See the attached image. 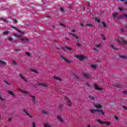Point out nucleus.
Masks as SVG:
<instances>
[{
  "instance_id": "nucleus-1",
  "label": "nucleus",
  "mask_w": 127,
  "mask_h": 127,
  "mask_svg": "<svg viewBox=\"0 0 127 127\" xmlns=\"http://www.w3.org/2000/svg\"><path fill=\"white\" fill-rule=\"evenodd\" d=\"M119 44H127V41L125 40L123 37H119V39L116 40Z\"/></svg>"
},
{
  "instance_id": "nucleus-2",
  "label": "nucleus",
  "mask_w": 127,
  "mask_h": 127,
  "mask_svg": "<svg viewBox=\"0 0 127 127\" xmlns=\"http://www.w3.org/2000/svg\"><path fill=\"white\" fill-rule=\"evenodd\" d=\"M18 91H20L21 93H23V94H25V95H30V93H29V92L22 90L21 88H18Z\"/></svg>"
},
{
  "instance_id": "nucleus-3",
  "label": "nucleus",
  "mask_w": 127,
  "mask_h": 127,
  "mask_svg": "<svg viewBox=\"0 0 127 127\" xmlns=\"http://www.w3.org/2000/svg\"><path fill=\"white\" fill-rule=\"evenodd\" d=\"M19 75L20 78H21V79H22V80L24 81L25 83H27L28 82V81L26 80V78H25V77L23 76V74L21 73H19Z\"/></svg>"
},
{
  "instance_id": "nucleus-4",
  "label": "nucleus",
  "mask_w": 127,
  "mask_h": 127,
  "mask_svg": "<svg viewBox=\"0 0 127 127\" xmlns=\"http://www.w3.org/2000/svg\"><path fill=\"white\" fill-rule=\"evenodd\" d=\"M69 35H72V36H74L75 37V38L77 39V41H80V40H81V39L80 38V37H79L77 35H76L72 33H69Z\"/></svg>"
},
{
  "instance_id": "nucleus-5",
  "label": "nucleus",
  "mask_w": 127,
  "mask_h": 127,
  "mask_svg": "<svg viewBox=\"0 0 127 127\" xmlns=\"http://www.w3.org/2000/svg\"><path fill=\"white\" fill-rule=\"evenodd\" d=\"M65 100L67 102V105L68 106V107H71V100L68 98V97H65Z\"/></svg>"
},
{
  "instance_id": "nucleus-6",
  "label": "nucleus",
  "mask_w": 127,
  "mask_h": 127,
  "mask_svg": "<svg viewBox=\"0 0 127 127\" xmlns=\"http://www.w3.org/2000/svg\"><path fill=\"white\" fill-rule=\"evenodd\" d=\"M76 57L77 59H79V60H83L86 58L85 56H77Z\"/></svg>"
},
{
  "instance_id": "nucleus-7",
  "label": "nucleus",
  "mask_w": 127,
  "mask_h": 127,
  "mask_svg": "<svg viewBox=\"0 0 127 127\" xmlns=\"http://www.w3.org/2000/svg\"><path fill=\"white\" fill-rule=\"evenodd\" d=\"M61 58H62V59L64 60V61H65V62H66V63H68V64H70L71 62L70 61L67 60V59L65 58V57H63V56L61 55Z\"/></svg>"
},
{
  "instance_id": "nucleus-8",
  "label": "nucleus",
  "mask_w": 127,
  "mask_h": 127,
  "mask_svg": "<svg viewBox=\"0 0 127 127\" xmlns=\"http://www.w3.org/2000/svg\"><path fill=\"white\" fill-rule=\"evenodd\" d=\"M23 112L24 113H25V114H26V115H27V116H28V117H29L31 119H32V118H33V116L30 115V114H29V113H28V112H27V111H26V110H25V109H24L23 110Z\"/></svg>"
},
{
  "instance_id": "nucleus-9",
  "label": "nucleus",
  "mask_w": 127,
  "mask_h": 127,
  "mask_svg": "<svg viewBox=\"0 0 127 127\" xmlns=\"http://www.w3.org/2000/svg\"><path fill=\"white\" fill-rule=\"evenodd\" d=\"M7 63L6 62H5L4 61L0 60V65H2L3 67H4L5 65H6Z\"/></svg>"
},
{
  "instance_id": "nucleus-10",
  "label": "nucleus",
  "mask_w": 127,
  "mask_h": 127,
  "mask_svg": "<svg viewBox=\"0 0 127 127\" xmlns=\"http://www.w3.org/2000/svg\"><path fill=\"white\" fill-rule=\"evenodd\" d=\"M30 97L31 98L32 101H33V103H35L36 101V97L35 96H33L31 95H30Z\"/></svg>"
},
{
  "instance_id": "nucleus-11",
  "label": "nucleus",
  "mask_w": 127,
  "mask_h": 127,
  "mask_svg": "<svg viewBox=\"0 0 127 127\" xmlns=\"http://www.w3.org/2000/svg\"><path fill=\"white\" fill-rule=\"evenodd\" d=\"M94 107L96 109H102V108H103V106H102V105L100 104H94Z\"/></svg>"
},
{
  "instance_id": "nucleus-12",
  "label": "nucleus",
  "mask_w": 127,
  "mask_h": 127,
  "mask_svg": "<svg viewBox=\"0 0 127 127\" xmlns=\"http://www.w3.org/2000/svg\"><path fill=\"white\" fill-rule=\"evenodd\" d=\"M97 112L99 113V115H105V112L102 110L97 109Z\"/></svg>"
},
{
  "instance_id": "nucleus-13",
  "label": "nucleus",
  "mask_w": 127,
  "mask_h": 127,
  "mask_svg": "<svg viewBox=\"0 0 127 127\" xmlns=\"http://www.w3.org/2000/svg\"><path fill=\"white\" fill-rule=\"evenodd\" d=\"M94 88L95 90H97L98 91H101L102 90V88L99 87L97 84L94 85Z\"/></svg>"
},
{
  "instance_id": "nucleus-14",
  "label": "nucleus",
  "mask_w": 127,
  "mask_h": 127,
  "mask_svg": "<svg viewBox=\"0 0 127 127\" xmlns=\"http://www.w3.org/2000/svg\"><path fill=\"white\" fill-rule=\"evenodd\" d=\"M39 85H42L44 88H48L49 85L46 83H39Z\"/></svg>"
},
{
  "instance_id": "nucleus-15",
  "label": "nucleus",
  "mask_w": 127,
  "mask_h": 127,
  "mask_svg": "<svg viewBox=\"0 0 127 127\" xmlns=\"http://www.w3.org/2000/svg\"><path fill=\"white\" fill-rule=\"evenodd\" d=\"M58 119L59 121V122H61V123H63L64 121H63V119H62V117H61V116L58 115Z\"/></svg>"
},
{
  "instance_id": "nucleus-16",
  "label": "nucleus",
  "mask_w": 127,
  "mask_h": 127,
  "mask_svg": "<svg viewBox=\"0 0 127 127\" xmlns=\"http://www.w3.org/2000/svg\"><path fill=\"white\" fill-rule=\"evenodd\" d=\"M0 20H3V21H4L5 23H8V21L7 20V19L3 18H0Z\"/></svg>"
},
{
  "instance_id": "nucleus-17",
  "label": "nucleus",
  "mask_w": 127,
  "mask_h": 127,
  "mask_svg": "<svg viewBox=\"0 0 127 127\" xmlns=\"http://www.w3.org/2000/svg\"><path fill=\"white\" fill-rule=\"evenodd\" d=\"M12 28L16 30L18 32H19V33H22V34H23V33L20 31V30H19L18 29L16 28L15 27H12Z\"/></svg>"
},
{
  "instance_id": "nucleus-18",
  "label": "nucleus",
  "mask_w": 127,
  "mask_h": 127,
  "mask_svg": "<svg viewBox=\"0 0 127 127\" xmlns=\"http://www.w3.org/2000/svg\"><path fill=\"white\" fill-rule=\"evenodd\" d=\"M98 109H90V112L91 114H94L95 112H97Z\"/></svg>"
},
{
  "instance_id": "nucleus-19",
  "label": "nucleus",
  "mask_w": 127,
  "mask_h": 127,
  "mask_svg": "<svg viewBox=\"0 0 127 127\" xmlns=\"http://www.w3.org/2000/svg\"><path fill=\"white\" fill-rule=\"evenodd\" d=\"M8 93L9 94V95H11L13 97H15V95L13 92H11V91L8 90Z\"/></svg>"
},
{
  "instance_id": "nucleus-20",
  "label": "nucleus",
  "mask_w": 127,
  "mask_h": 127,
  "mask_svg": "<svg viewBox=\"0 0 127 127\" xmlns=\"http://www.w3.org/2000/svg\"><path fill=\"white\" fill-rule=\"evenodd\" d=\"M43 126L44 127H52V126L48 124H44Z\"/></svg>"
},
{
  "instance_id": "nucleus-21",
  "label": "nucleus",
  "mask_w": 127,
  "mask_h": 127,
  "mask_svg": "<svg viewBox=\"0 0 127 127\" xmlns=\"http://www.w3.org/2000/svg\"><path fill=\"white\" fill-rule=\"evenodd\" d=\"M85 78H90L91 77V74L88 73H84Z\"/></svg>"
},
{
  "instance_id": "nucleus-22",
  "label": "nucleus",
  "mask_w": 127,
  "mask_h": 127,
  "mask_svg": "<svg viewBox=\"0 0 127 127\" xmlns=\"http://www.w3.org/2000/svg\"><path fill=\"white\" fill-rule=\"evenodd\" d=\"M21 40L23 41V42H27L28 41V39L27 38H22Z\"/></svg>"
},
{
  "instance_id": "nucleus-23",
  "label": "nucleus",
  "mask_w": 127,
  "mask_h": 127,
  "mask_svg": "<svg viewBox=\"0 0 127 127\" xmlns=\"http://www.w3.org/2000/svg\"><path fill=\"white\" fill-rule=\"evenodd\" d=\"M115 87H116V88H121V84L119 83H116L115 84Z\"/></svg>"
},
{
  "instance_id": "nucleus-24",
  "label": "nucleus",
  "mask_w": 127,
  "mask_h": 127,
  "mask_svg": "<svg viewBox=\"0 0 127 127\" xmlns=\"http://www.w3.org/2000/svg\"><path fill=\"white\" fill-rule=\"evenodd\" d=\"M8 33H9V31H6L3 32V35H7V34H8Z\"/></svg>"
},
{
  "instance_id": "nucleus-25",
  "label": "nucleus",
  "mask_w": 127,
  "mask_h": 127,
  "mask_svg": "<svg viewBox=\"0 0 127 127\" xmlns=\"http://www.w3.org/2000/svg\"><path fill=\"white\" fill-rule=\"evenodd\" d=\"M54 79H55L56 80H58V81H62L61 78L56 77V76H54Z\"/></svg>"
},
{
  "instance_id": "nucleus-26",
  "label": "nucleus",
  "mask_w": 127,
  "mask_h": 127,
  "mask_svg": "<svg viewBox=\"0 0 127 127\" xmlns=\"http://www.w3.org/2000/svg\"><path fill=\"white\" fill-rule=\"evenodd\" d=\"M101 39L102 40H106V37H105V34H101Z\"/></svg>"
},
{
  "instance_id": "nucleus-27",
  "label": "nucleus",
  "mask_w": 127,
  "mask_h": 127,
  "mask_svg": "<svg viewBox=\"0 0 127 127\" xmlns=\"http://www.w3.org/2000/svg\"><path fill=\"white\" fill-rule=\"evenodd\" d=\"M113 17H117V16L118 15V13L115 12L112 14Z\"/></svg>"
},
{
  "instance_id": "nucleus-28",
  "label": "nucleus",
  "mask_w": 127,
  "mask_h": 127,
  "mask_svg": "<svg viewBox=\"0 0 127 127\" xmlns=\"http://www.w3.org/2000/svg\"><path fill=\"white\" fill-rule=\"evenodd\" d=\"M97 122H98V123H99V124H100L101 125H104V123H105L100 120H98Z\"/></svg>"
},
{
  "instance_id": "nucleus-29",
  "label": "nucleus",
  "mask_w": 127,
  "mask_h": 127,
  "mask_svg": "<svg viewBox=\"0 0 127 127\" xmlns=\"http://www.w3.org/2000/svg\"><path fill=\"white\" fill-rule=\"evenodd\" d=\"M102 25L103 27H107V24H106V23L105 22H102Z\"/></svg>"
},
{
  "instance_id": "nucleus-30",
  "label": "nucleus",
  "mask_w": 127,
  "mask_h": 127,
  "mask_svg": "<svg viewBox=\"0 0 127 127\" xmlns=\"http://www.w3.org/2000/svg\"><path fill=\"white\" fill-rule=\"evenodd\" d=\"M32 127H36V123L35 122H33L32 123Z\"/></svg>"
},
{
  "instance_id": "nucleus-31",
  "label": "nucleus",
  "mask_w": 127,
  "mask_h": 127,
  "mask_svg": "<svg viewBox=\"0 0 127 127\" xmlns=\"http://www.w3.org/2000/svg\"><path fill=\"white\" fill-rule=\"evenodd\" d=\"M13 35L15 36V37H19V38L21 37V36L16 34L15 33L13 34Z\"/></svg>"
},
{
  "instance_id": "nucleus-32",
  "label": "nucleus",
  "mask_w": 127,
  "mask_h": 127,
  "mask_svg": "<svg viewBox=\"0 0 127 127\" xmlns=\"http://www.w3.org/2000/svg\"><path fill=\"white\" fill-rule=\"evenodd\" d=\"M91 67H92V68H93V69H96L97 66V65L91 64Z\"/></svg>"
},
{
  "instance_id": "nucleus-33",
  "label": "nucleus",
  "mask_w": 127,
  "mask_h": 127,
  "mask_svg": "<svg viewBox=\"0 0 127 127\" xmlns=\"http://www.w3.org/2000/svg\"><path fill=\"white\" fill-rule=\"evenodd\" d=\"M124 15H121L120 16H119L118 17H117L118 19H122V18H123V17H124Z\"/></svg>"
},
{
  "instance_id": "nucleus-34",
  "label": "nucleus",
  "mask_w": 127,
  "mask_h": 127,
  "mask_svg": "<svg viewBox=\"0 0 127 127\" xmlns=\"http://www.w3.org/2000/svg\"><path fill=\"white\" fill-rule=\"evenodd\" d=\"M104 125H107V126H110V125H111V123L109 122H104Z\"/></svg>"
},
{
  "instance_id": "nucleus-35",
  "label": "nucleus",
  "mask_w": 127,
  "mask_h": 127,
  "mask_svg": "<svg viewBox=\"0 0 127 127\" xmlns=\"http://www.w3.org/2000/svg\"><path fill=\"white\" fill-rule=\"evenodd\" d=\"M89 99H91V100H92V101H95V97L89 96Z\"/></svg>"
},
{
  "instance_id": "nucleus-36",
  "label": "nucleus",
  "mask_w": 127,
  "mask_h": 127,
  "mask_svg": "<svg viewBox=\"0 0 127 127\" xmlns=\"http://www.w3.org/2000/svg\"><path fill=\"white\" fill-rule=\"evenodd\" d=\"M87 26H90V27H93L94 26V25L93 24H90L88 23H86Z\"/></svg>"
},
{
  "instance_id": "nucleus-37",
  "label": "nucleus",
  "mask_w": 127,
  "mask_h": 127,
  "mask_svg": "<svg viewBox=\"0 0 127 127\" xmlns=\"http://www.w3.org/2000/svg\"><path fill=\"white\" fill-rule=\"evenodd\" d=\"M111 47L113 49H114V50H118V48H115V46L113 45H111Z\"/></svg>"
},
{
  "instance_id": "nucleus-38",
  "label": "nucleus",
  "mask_w": 127,
  "mask_h": 127,
  "mask_svg": "<svg viewBox=\"0 0 127 127\" xmlns=\"http://www.w3.org/2000/svg\"><path fill=\"white\" fill-rule=\"evenodd\" d=\"M26 55H27L29 57H31V54L28 52L26 53Z\"/></svg>"
},
{
  "instance_id": "nucleus-39",
  "label": "nucleus",
  "mask_w": 127,
  "mask_h": 127,
  "mask_svg": "<svg viewBox=\"0 0 127 127\" xmlns=\"http://www.w3.org/2000/svg\"><path fill=\"white\" fill-rule=\"evenodd\" d=\"M32 72H34V73H36V74H38V71L35 69H32Z\"/></svg>"
},
{
  "instance_id": "nucleus-40",
  "label": "nucleus",
  "mask_w": 127,
  "mask_h": 127,
  "mask_svg": "<svg viewBox=\"0 0 127 127\" xmlns=\"http://www.w3.org/2000/svg\"><path fill=\"white\" fill-rule=\"evenodd\" d=\"M120 58H122L123 59H127V57H126L125 56H120Z\"/></svg>"
},
{
  "instance_id": "nucleus-41",
  "label": "nucleus",
  "mask_w": 127,
  "mask_h": 127,
  "mask_svg": "<svg viewBox=\"0 0 127 127\" xmlns=\"http://www.w3.org/2000/svg\"><path fill=\"white\" fill-rule=\"evenodd\" d=\"M4 82L7 84L8 86H10V83H9L6 80H4Z\"/></svg>"
},
{
  "instance_id": "nucleus-42",
  "label": "nucleus",
  "mask_w": 127,
  "mask_h": 127,
  "mask_svg": "<svg viewBox=\"0 0 127 127\" xmlns=\"http://www.w3.org/2000/svg\"><path fill=\"white\" fill-rule=\"evenodd\" d=\"M60 11H61L62 12H63V11H64V8H63V7H61V8H60Z\"/></svg>"
},
{
  "instance_id": "nucleus-43",
  "label": "nucleus",
  "mask_w": 127,
  "mask_h": 127,
  "mask_svg": "<svg viewBox=\"0 0 127 127\" xmlns=\"http://www.w3.org/2000/svg\"><path fill=\"white\" fill-rule=\"evenodd\" d=\"M65 48L66 49H67V50H69L70 51H71V50H72V49L69 48H68V47H65Z\"/></svg>"
},
{
  "instance_id": "nucleus-44",
  "label": "nucleus",
  "mask_w": 127,
  "mask_h": 127,
  "mask_svg": "<svg viewBox=\"0 0 127 127\" xmlns=\"http://www.w3.org/2000/svg\"><path fill=\"white\" fill-rule=\"evenodd\" d=\"M59 109L62 110V109H63V105H60L59 106Z\"/></svg>"
},
{
  "instance_id": "nucleus-45",
  "label": "nucleus",
  "mask_w": 127,
  "mask_h": 127,
  "mask_svg": "<svg viewBox=\"0 0 127 127\" xmlns=\"http://www.w3.org/2000/svg\"><path fill=\"white\" fill-rule=\"evenodd\" d=\"M42 113H43V114H44V115H47V114H48V113L45 112V111H44V110H43L42 111Z\"/></svg>"
},
{
  "instance_id": "nucleus-46",
  "label": "nucleus",
  "mask_w": 127,
  "mask_h": 127,
  "mask_svg": "<svg viewBox=\"0 0 127 127\" xmlns=\"http://www.w3.org/2000/svg\"><path fill=\"white\" fill-rule=\"evenodd\" d=\"M76 45H77L78 47H81L82 46V45L79 44L78 43H76Z\"/></svg>"
},
{
  "instance_id": "nucleus-47",
  "label": "nucleus",
  "mask_w": 127,
  "mask_h": 127,
  "mask_svg": "<svg viewBox=\"0 0 127 127\" xmlns=\"http://www.w3.org/2000/svg\"><path fill=\"white\" fill-rule=\"evenodd\" d=\"M13 23H14L15 24H16V23H17V20H16V19H14Z\"/></svg>"
},
{
  "instance_id": "nucleus-48",
  "label": "nucleus",
  "mask_w": 127,
  "mask_h": 127,
  "mask_svg": "<svg viewBox=\"0 0 127 127\" xmlns=\"http://www.w3.org/2000/svg\"><path fill=\"white\" fill-rule=\"evenodd\" d=\"M8 40L9 41H12V40H13V39L12 38H9Z\"/></svg>"
},
{
  "instance_id": "nucleus-49",
  "label": "nucleus",
  "mask_w": 127,
  "mask_h": 127,
  "mask_svg": "<svg viewBox=\"0 0 127 127\" xmlns=\"http://www.w3.org/2000/svg\"><path fill=\"white\" fill-rule=\"evenodd\" d=\"M12 62L14 65H17V64L16 63V62H15V61H13Z\"/></svg>"
},
{
  "instance_id": "nucleus-50",
  "label": "nucleus",
  "mask_w": 127,
  "mask_h": 127,
  "mask_svg": "<svg viewBox=\"0 0 127 127\" xmlns=\"http://www.w3.org/2000/svg\"><path fill=\"white\" fill-rule=\"evenodd\" d=\"M119 10H120V11H124V9H123L121 7H119Z\"/></svg>"
},
{
  "instance_id": "nucleus-51",
  "label": "nucleus",
  "mask_w": 127,
  "mask_h": 127,
  "mask_svg": "<svg viewBox=\"0 0 127 127\" xmlns=\"http://www.w3.org/2000/svg\"><path fill=\"white\" fill-rule=\"evenodd\" d=\"M14 51H15L16 52H17L18 51H21V50H19V49H16L14 50Z\"/></svg>"
},
{
  "instance_id": "nucleus-52",
  "label": "nucleus",
  "mask_w": 127,
  "mask_h": 127,
  "mask_svg": "<svg viewBox=\"0 0 127 127\" xmlns=\"http://www.w3.org/2000/svg\"><path fill=\"white\" fill-rule=\"evenodd\" d=\"M123 108L124 109H125V110H126V111H127V106H123Z\"/></svg>"
},
{
  "instance_id": "nucleus-53",
  "label": "nucleus",
  "mask_w": 127,
  "mask_h": 127,
  "mask_svg": "<svg viewBox=\"0 0 127 127\" xmlns=\"http://www.w3.org/2000/svg\"><path fill=\"white\" fill-rule=\"evenodd\" d=\"M96 21H98V22H100V21H101V20H99V19L96 18L95 19Z\"/></svg>"
},
{
  "instance_id": "nucleus-54",
  "label": "nucleus",
  "mask_w": 127,
  "mask_h": 127,
  "mask_svg": "<svg viewBox=\"0 0 127 127\" xmlns=\"http://www.w3.org/2000/svg\"><path fill=\"white\" fill-rule=\"evenodd\" d=\"M115 120H116L117 121H118V120H119V118L117 116H115Z\"/></svg>"
},
{
  "instance_id": "nucleus-55",
  "label": "nucleus",
  "mask_w": 127,
  "mask_h": 127,
  "mask_svg": "<svg viewBox=\"0 0 127 127\" xmlns=\"http://www.w3.org/2000/svg\"><path fill=\"white\" fill-rule=\"evenodd\" d=\"M94 50L96 51V52H98L99 51V50L98 49L94 48Z\"/></svg>"
},
{
  "instance_id": "nucleus-56",
  "label": "nucleus",
  "mask_w": 127,
  "mask_h": 127,
  "mask_svg": "<svg viewBox=\"0 0 127 127\" xmlns=\"http://www.w3.org/2000/svg\"><path fill=\"white\" fill-rule=\"evenodd\" d=\"M12 121V118H9L8 122H11Z\"/></svg>"
},
{
  "instance_id": "nucleus-57",
  "label": "nucleus",
  "mask_w": 127,
  "mask_h": 127,
  "mask_svg": "<svg viewBox=\"0 0 127 127\" xmlns=\"http://www.w3.org/2000/svg\"><path fill=\"white\" fill-rule=\"evenodd\" d=\"M124 94H125V95H127V91H125Z\"/></svg>"
},
{
  "instance_id": "nucleus-58",
  "label": "nucleus",
  "mask_w": 127,
  "mask_h": 127,
  "mask_svg": "<svg viewBox=\"0 0 127 127\" xmlns=\"http://www.w3.org/2000/svg\"><path fill=\"white\" fill-rule=\"evenodd\" d=\"M120 31L121 32H124V29L121 28Z\"/></svg>"
},
{
  "instance_id": "nucleus-59",
  "label": "nucleus",
  "mask_w": 127,
  "mask_h": 127,
  "mask_svg": "<svg viewBox=\"0 0 127 127\" xmlns=\"http://www.w3.org/2000/svg\"><path fill=\"white\" fill-rule=\"evenodd\" d=\"M96 47H101V45L100 44L97 45Z\"/></svg>"
},
{
  "instance_id": "nucleus-60",
  "label": "nucleus",
  "mask_w": 127,
  "mask_h": 127,
  "mask_svg": "<svg viewBox=\"0 0 127 127\" xmlns=\"http://www.w3.org/2000/svg\"><path fill=\"white\" fill-rule=\"evenodd\" d=\"M60 25H61V26H63L64 27V26H65L64 25V24H62V23H60Z\"/></svg>"
},
{
  "instance_id": "nucleus-61",
  "label": "nucleus",
  "mask_w": 127,
  "mask_h": 127,
  "mask_svg": "<svg viewBox=\"0 0 127 127\" xmlns=\"http://www.w3.org/2000/svg\"><path fill=\"white\" fill-rule=\"evenodd\" d=\"M65 39L66 40L69 41L70 40V38H65Z\"/></svg>"
},
{
  "instance_id": "nucleus-62",
  "label": "nucleus",
  "mask_w": 127,
  "mask_h": 127,
  "mask_svg": "<svg viewBox=\"0 0 127 127\" xmlns=\"http://www.w3.org/2000/svg\"><path fill=\"white\" fill-rule=\"evenodd\" d=\"M72 32H76V30H75V29H72Z\"/></svg>"
},
{
  "instance_id": "nucleus-63",
  "label": "nucleus",
  "mask_w": 127,
  "mask_h": 127,
  "mask_svg": "<svg viewBox=\"0 0 127 127\" xmlns=\"http://www.w3.org/2000/svg\"><path fill=\"white\" fill-rule=\"evenodd\" d=\"M80 26H82V27L84 26V24L81 23V24H80Z\"/></svg>"
},
{
  "instance_id": "nucleus-64",
  "label": "nucleus",
  "mask_w": 127,
  "mask_h": 127,
  "mask_svg": "<svg viewBox=\"0 0 127 127\" xmlns=\"http://www.w3.org/2000/svg\"><path fill=\"white\" fill-rule=\"evenodd\" d=\"M124 16L127 18V15L125 14Z\"/></svg>"
}]
</instances>
